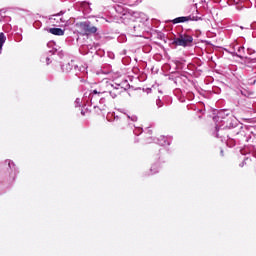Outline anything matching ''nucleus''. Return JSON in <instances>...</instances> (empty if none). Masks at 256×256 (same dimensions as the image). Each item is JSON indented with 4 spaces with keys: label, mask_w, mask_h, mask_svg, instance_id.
<instances>
[{
    "label": "nucleus",
    "mask_w": 256,
    "mask_h": 256,
    "mask_svg": "<svg viewBox=\"0 0 256 256\" xmlns=\"http://www.w3.org/2000/svg\"><path fill=\"white\" fill-rule=\"evenodd\" d=\"M103 93H107V91L106 90H99V91L93 90L94 95H103Z\"/></svg>",
    "instance_id": "9d476101"
},
{
    "label": "nucleus",
    "mask_w": 256,
    "mask_h": 256,
    "mask_svg": "<svg viewBox=\"0 0 256 256\" xmlns=\"http://www.w3.org/2000/svg\"><path fill=\"white\" fill-rule=\"evenodd\" d=\"M48 32H50L52 35H57L59 37L65 35V30L61 28H50Z\"/></svg>",
    "instance_id": "423d86ee"
},
{
    "label": "nucleus",
    "mask_w": 256,
    "mask_h": 256,
    "mask_svg": "<svg viewBox=\"0 0 256 256\" xmlns=\"http://www.w3.org/2000/svg\"><path fill=\"white\" fill-rule=\"evenodd\" d=\"M69 21V17H66L63 12L51 15L49 17V22L54 27H62V25H65Z\"/></svg>",
    "instance_id": "f03ea898"
},
{
    "label": "nucleus",
    "mask_w": 256,
    "mask_h": 256,
    "mask_svg": "<svg viewBox=\"0 0 256 256\" xmlns=\"http://www.w3.org/2000/svg\"><path fill=\"white\" fill-rule=\"evenodd\" d=\"M5 41H7V36H5V33L0 32V53L3 51V45H5Z\"/></svg>",
    "instance_id": "6e6552de"
},
{
    "label": "nucleus",
    "mask_w": 256,
    "mask_h": 256,
    "mask_svg": "<svg viewBox=\"0 0 256 256\" xmlns=\"http://www.w3.org/2000/svg\"><path fill=\"white\" fill-rule=\"evenodd\" d=\"M132 121H137V118L136 117L132 118Z\"/></svg>",
    "instance_id": "9b49d317"
},
{
    "label": "nucleus",
    "mask_w": 256,
    "mask_h": 256,
    "mask_svg": "<svg viewBox=\"0 0 256 256\" xmlns=\"http://www.w3.org/2000/svg\"><path fill=\"white\" fill-rule=\"evenodd\" d=\"M5 165H8V173H13L15 171V163L11 160H6Z\"/></svg>",
    "instance_id": "0eeeda50"
},
{
    "label": "nucleus",
    "mask_w": 256,
    "mask_h": 256,
    "mask_svg": "<svg viewBox=\"0 0 256 256\" xmlns=\"http://www.w3.org/2000/svg\"><path fill=\"white\" fill-rule=\"evenodd\" d=\"M221 155L223 156V150H221Z\"/></svg>",
    "instance_id": "f8f14e48"
},
{
    "label": "nucleus",
    "mask_w": 256,
    "mask_h": 256,
    "mask_svg": "<svg viewBox=\"0 0 256 256\" xmlns=\"http://www.w3.org/2000/svg\"><path fill=\"white\" fill-rule=\"evenodd\" d=\"M193 43V36L189 34H180L178 38H174L172 45H176L177 47H187Z\"/></svg>",
    "instance_id": "7ed1b4c3"
},
{
    "label": "nucleus",
    "mask_w": 256,
    "mask_h": 256,
    "mask_svg": "<svg viewBox=\"0 0 256 256\" xmlns=\"http://www.w3.org/2000/svg\"><path fill=\"white\" fill-rule=\"evenodd\" d=\"M110 95H111V97H113V99H115L116 97H118L119 91H117V88H114L113 90H111V91H110Z\"/></svg>",
    "instance_id": "1a4fd4ad"
},
{
    "label": "nucleus",
    "mask_w": 256,
    "mask_h": 256,
    "mask_svg": "<svg viewBox=\"0 0 256 256\" xmlns=\"http://www.w3.org/2000/svg\"><path fill=\"white\" fill-rule=\"evenodd\" d=\"M199 19H201L199 16H181L173 19L172 23L173 25H177V23H186V21H199Z\"/></svg>",
    "instance_id": "20e7f679"
},
{
    "label": "nucleus",
    "mask_w": 256,
    "mask_h": 256,
    "mask_svg": "<svg viewBox=\"0 0 256 256\" xmlns=\"http://www.w3.org/2000/svg\"><path fill=\"white\" fill-rule=\"evenodd\" d=\"M137 15H139V13L137 12L125 11L124 13H122L121 19H123V21L135 22L137 19Z\"/></svg>",
    "instance_id": "39448f33"
},
{
    "label": "nucleus",
    "mask_w": 256,
    "mask_h": 256,
    "mask_svg": "<svg viewBox=\"0 0 256 256\" xmlns=\"http://www.w3.org/2000/svg\"><path fill=\"white\" fill-rule=\"evenodd\" d=\"M76 29L83 36L95 35L98 31L97 27L93 26L89 21L76 23Z\"/></svg>",
    "instance_id": "f257e3e1"
}]
</instances>
